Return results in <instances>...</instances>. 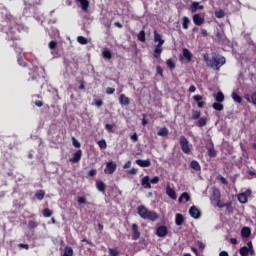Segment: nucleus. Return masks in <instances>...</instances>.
Wrapping results in <instances>:
<instances>
[{"label": "nucleus", "instance_id": "obj_1", "mask_svg": "<svg viewBox=\"0 0 256 256\" xmlns=\"http://www.w3.org/2000/svg\"><path fill=\"white\" fill-rule=\"evenodd\" d=\"M137 213L142 219H148V221H157L159 219V214L155 211L147 209V207L141 205L137 208Z\"/></svg>", "mask_w": 256, "mask_h": 256}, {"label": "nucleus", "instance_id": "obj_2", "mask_svg": "<svg viewBox=\"0 0 256 256\" xmlns=\"http://www.w3.org/2000/svg\"><path fill=\"white\" fill-rule=\"evenodd\" d=\"M223 65H225V57L220 56V57H214L211 59L210 67L212 69L219 71V69H221V67H223Z\"/></svg>", "mask_w": 256, "mask_h": 256}, {"label": "nucleus", "instance_id": "obj_3", "mask_svg": "<svg viewBox=\"0 0 256 256\" xmlns=\"http://www.w3.org/2000/svg\"><path fill=\"white\" fill-rule=\"evenodd\" d=\"M180 147L186 155L191 153V147L189 146V140L185 136L180 137Z\"/></svg>", "mask_w": 256, "mask_h": 256}, {"label": "nucleus", "instance_id": "obj_4", "mask_svg": "<svg viewBox=\"0 0 256 256\" xmlns=\"http://www.w3.org/2000/svg\"><path fill=\"white\" fill-rule=\"evenodd\" d=\"M115 171H117V163L112 160L106 162V167L104 169L105 175H113Z\"/></svg>", "mask_w": 256, "mask_h": 256}, {"label": "nucleus", "instance_id": "obj_5", "mask_svg": "<svg viewBox=\"0 0 256 256\" xmlns=\"http://www.w3.org/2000/svg\"><path fill=\"white\" fill-rule=\"evenodd\" d=\"M212 199H213V201H215L217 203L218 207H220V208L225 207V205L219 204V203H221V192L219 191V189H217V188L213 189Z\"/></svg>", "mask_w": 256, "mask_h": 256}, {"label": "nucleus", "instance_id": "obj_6", "mask_svg": "<svg viewBox=\"0 0 256 256\" xmlns=\"http://www.w3.org/2000/svg\"><path fill=\"white\" fill-rule=\"evenodd\" d=\"M248 197H251V190H249V189L243 193L238 194L239 203H242V204L247 203Z\"/></svg>", "mask_w": 256, "mask_h": 256}, {"label": "nucleus", "instance_id": "obj_7", "mask_svg": "<svg viewBox=\"0 0 256 256\" xmlns=\"http://www.w3.org/2000/svg\"><path fill=\"white\" fill-rule=\"evenodd\" d=\"M166 195H168L170 199H173V201L177 200V192H175V190H173L169 184L166 186Z\"/></svg>", "mask_w": 256, "mask_h": 256}, {"label": "nucleus", "instance_id": "obj_8", "mask_svg": "<svg viewBox=\"0 0 256 256\" xmlns=\"http://www.w3.org/2000/svg\"><path fill=\"white\" fill-rule=\"evenodd\" d=\"M189 214L193 219H199L201 217V211L197 209V206H192L189 209Z\"/></svg>", "mask_w": 256, "mask_h": 256}, {"label": "nucleus", "instance_id": "obj_9", "mask_svg": "<svg viewBox=\"0 0 256 256\" xmlns=\"http://www.w3.org/2000/svg\"><path fill=\"white\" fill-rule=\"evenodd\" d=\"M83 155V152L81 150H77L73 157L69 159L70 163H79L81 161V157Z\"/></svg>", "mask_w": 256, "mask_h": 256}, {"label": "nucleus", "instance_id": "obj_10", "mask_svg": "<svg viewBox=\"0 0 256 256\" xmlns=\"http://www.w3.org/2000/svg\"><path fill=\"white\" fill-rule=\"evenodd\" d=\"M141 237V232H139V226L137 224H132V238L137 241Z\"/></svg>", "mask_w": 256, "mask_h": 256}, {"label": "nucleus", "instance_id": "obj_11", "mask_svg": "<svg viewBox=\"0 0 256 256\" xmlns=\"http://www.w3.org/2000/svg\"><path fill=\"white\" fill-rule=\"evenodd\" d=\"M192 19H193V22L198 27H201V25H203V23H205V18L201 17V14H194Z\"/></svg>", "mask_w": 256, "mask_h": 256}, {"label": "nucleus", "instance_id": "obj_12", "mask_svg": "<svg viewBox=\"0 0 256 256\" xmlns=\"http://www.w3.org/2000/svg\"><path fill=\"white\" fill-rule=\"evenodd\" d=\"M141 185L144 189H151V179H149V176H144L142 178Z\"/></svg>", "mask_w": 256, "mask_h": 256}, {"label": "nucleus", "instance_id": "obj_13", "mask_svg": "<svg viewBox=\"0 0 256 256\" xmlns=\"http://www.w3.org/2000/svg\"><path fill=\"white\" fill-rule=\"evenodd\" d=\"M156 235L158 237H166L167 236V227L166 226H160L156 230Z\"/></svg>", "mask_w": 256, "mask_h": 256}, {"label": "nucleus", "instance_id": "obj_14", "mask_svg": "<svg viewBox=\"0 0 256 256\" xmlns=\"http://www.w3.org/2000/svg\"><path fill=\"white\" fill-rule=\"evenodd\" d=\"M194 101H196L198 107L201 109L203 107H205V101H203V96L201 95H195L193 97Z\"/></svg>", "mask_w": 256, "mask_h": 256}, {"label": "nucleus", "instance_id": "obj_15", "mask_svg": "<svg viewBox=\"0 0 256 256\" xmlns=\"http://www.w3.org/2000/svg\"><path fill=\"white\" fill-rule=\"evenodd\" d=\"M163 45L161 44H157L154 48V57L155 59H159V57H161V53H163Z\"/></svg>", "mask_w": 256, "mask_h": 256}, {"label": "nucleus", "instance_id": "obj_16", "mask_svg": "<svg viewBox=\"0 0 256 256\" xmlns=\"http://www.w3.org/2000/svg\"><path fill=\"white\" fill-rule=\"evenodd\" d=\"M154 42L158 43V45H164L165 40H163L161 34L157 33V31H154Z\"/></svg>", "mask_w": 256, "mask_h": 256}, {"label": "nucleus", "instance_id": "obj_17", "mask_svg": "<svg viewBox=\"0 0 256 256\" xmlns=\"http://www.w3.org/2000/svg\"><path fill=\"white\" fill-rule=\"evenodd\" d=\"M244 99H246L248 103H253V105H256V92H254L251 96L249 94H245Z\"/></svg>", "mask_w": 256, "mask_h": 256}, {"label": "nucleus", "instance_id": "obj_18", "mask_svg": "<svg viewBox=\"0 0 256 256\" xmlns=\"http://www.w3.org/2000/svg\"><path fill=\"white\" fill-rule=\"evenodd\" d=\"M136 164L139 165V167H151V160H136Z\"/></svg>", "mask_w": 256, "mask_h": 256}, {"label": "nucleus", "instance_id": "obj_19", "mask_svg": "<svg viewBox=\"0 0 256 256\" xmlns=\"http://www.w3.org/2000/svg\"><path fill=\"white\" fill-rule=\"evenodd\" d=\"M119 102L120 104L127 106L130 103L129 97L125 96V94H121L119 96Z\"/></svg>", "mask_w": 256, "mask_h": 256}, {"label": "nucleus", "instance_id": "obj_20", "mask_svg": "<svg viewBox=\"0 0 256 256\" xmlns=\"http://www.w3.org/2000/svg\"><path fill=\"white\" fill-rule=\"evenodd\" d=\"M96 187L101 193H105V189H107V186L101 180L96 182Z\"/></svg>", "mask_w": 256, "mask_h": 256}, {"label": "nucleus", "instance_id": "obj_21", "mask_svg": "<svg viewBox=\"0 0 256 256\" xmlns=\"http://www.w3.org/2000/svg\"><path fill=\"white\" fill-rule=\"evenodd\" d=\"M241 236L247 239L251 236V229L249 227H244L241 230Z\"/></svg>", "mask_w": 256, "mask_h": 256}, {"label": "nucleus", "instance_id": "obj_22", "mask_svg": "<svg viewBox=\"0 0 256 256\" xmlns=\"http://www.w3.org/2000/svg\"><path fill=\"white\" fill-rule=\"evenodd\" d=\"M175 223L178 226L183 225V223H185V218H183V216L181 214H176L175 215Z\"/></svg>", "mask_w": 256, "mask_h": 256}, {"label": "nucleus", "instance_id": "obj_23", "mask_svg": "<svg viewBox=\"0 0 256 256\" xmlns=\"http://www.w3.org/2000/svg\"><path fill=\"white\" fill-rule=\"evenodd\" d=\"M182 53H183V57H185V59H186L188 62H190L191 59H192V57H193V55L191 54V52H190L187 48H184V49L182 50Z\"/></svg>", "mask_w": 256, "mask_h": 256}, {"label": "nucleus", "instance_id": "obj_24", "mask_svg": "<svg viewBox=\"0 0 256 256\" xmlns=\"http://www.w3.org/2000/svg\"><path fill=\"white\" fill-rule=\"evenodd\" d=\"M83 11H87V9H89V0H77Z\"/></svg>", "mask_w": 256, "mask_h": 256}, {"label": "nucleus", "instance_id": "obj_25", "mask_svg": "<svg viewBox=\"0 0 256 256\" xmlns=\"http://www.w3.org/2000/svg\"><path fill=\"white\" fill-rule=\"evenodd\" d=\"M197 9L203 10V5H200L199 2H193L192 3V13H196Z\"/></svg>", "mask_w": 256, "mask_h": 256}, {"label": "nucleus", "instance_id": "obj_26", "mask_svg": "<svg viewBox=\"0 0 256 256\" xmlns=\"http://www.w3.org/2000/svg\"><path fill=\"white\" fill-rule=\"evenodd\" d=\"M159 137H167L169 135V129L167 128H160L158 131Z\"/></svg>", "mask_w": 256, "mask_h": 256}, {"label": "nucleus", "instance_id": "obj_27", "mask_svg": "<svg viewBox=\"0 0 256 256\" xmlns=\"http://www.w3.org/2000/svg\"><path fill=\"white\" fill-rule=\"evenodd\" d=\"M182 21H183L182 23L183 29H189V24L191 23V20L189 19V17L184 16Z\"/></svg>", "mask_w": 256, "mask_h": 256}, {"label": "nucleus", "instance_id": "obj_28", "mask_svg": "<svg viewBox=\"0 0 256 256\" xmlns=\"http://www.w3.org/2000/svg\"><path fill=\"white\" fill-rule=\"evenodd\" d=\"M215 99L218 103H223L225 101V95H223V92H218L215 95Z\"/></svg>", "mask_w": 256, "mask_h": 256}, {"label": "nucleus", "instance_id": "obj_29", "mask_svg": "<svg viewBox=\"0 0 256 256\" xmlns=\"http://www.w3.org/2000/svg\"><path fill=\"white\" fill-rule=\"evenodd\" d=\"M190 167L194 169L195 171H201V165H199V162L193 160L190 164Z\"/></svg>", "mask_w": 256, "mask_h": 256}, {"label": "nucleus", "instance_id": "obj_30", "mask_svg": "<svg viewBox=\"0 0 256 256\" xmlns=\"http://www.w3.org/2000/svg\"><path fill=\"white\" fill-rule=\"evenodd\" d=\"M62 256H73V248L66 246Z\"/></svg>", "mask_w": 256, "mask_h": 256}, {"label": "nucleus", "instance_id": "obj_31", "mask_svg": "<svg viewBox=\"0 0 256 256\" xmlns=\"http://www.w3.org/2000/svg\"><path fill=\"white\" fill-rule=\"evenodd\" d=\"M36 199H38L39 201H43V199L45 198V191L43 190H39L36 192Z\"/></svg>", "mask_w": 256, "mask_h": 256}, {"label": "nucleus", "instance_id": "obj_32", "mask_svg": "<svg viewBox=\"0 0 256 256\" xmlns=\"http://www.w3.org/2000/svg\"><path fill=\"white\" fill-rule=\"evenodd\" d=\"M183 199H185V201H191V196H189V193L184 192V193H182V195L179 198V203H181V201H183Z\"/></svg>", "mask_w": 256, "mask_h": 256}, {"label": "nucleus", "instance_id": "obj_33", "mask_svg": "<svg viewBox=\"0 0 256 256\" xmlns=\"http://www.w3.org/2000/svg\"><path fill=\"white\" fill-rule=\"evenodd\" d=\"M213 109H215V111H223V104L219 103V102H215L212 105Z\"/></svg>", "mask_w": 256, "mask_h": 256}, {"label": "nucleus", "instance_id": "obj_34", "mask_svg": "<svg viewBox=\"0 0 256 256\" xmlns=\"http://www.w3.org/2000/svg\"><path fill=\"white\" fill-rule=\"evenodd\" d=\"M77 41L80 43V45H87V43H89V40L83 36H78Z\"/></svg>", "mask_w": 256, "mask_h": 256}, {"label": "nucleus", "instance_id": "obj_35", "mask_svg": "<svg viewBox=\"0 0 256 256\" xmlns=\"http://www.w3.org/2000/svg\"><path fill=\"white\" fill-rule=\"evenodd\" d=\"M232 99L236 102V103H241V101H243V99L241 98V96H239L237 93L233 92L232 93Z\"/></svg>", "mask_w": 256, "mask_h": 256}, {"label": "nucleus", "instance_id": "obj_36", "mask_svg": "<svg viewBox=\"0 0 256 256\" xmlns=\"http://www.w3.org/2000/svg\"><path fill=\"white\" fill-rule=\"evenodd\" d=\"M208 155L209 157H217V151H215L213 146L208 148Z\"/></svg>", "mask_w": 256, "mask_h": 256}, {"label": "nucleus", "instance_id": "obj_37", "mask_svg": "<svg viewBox=\"0 0 256 256\" xmlns=\"http://www.w3.org/2000/svg\"><path fill=\"white\" fill-rule=\"evenodd\" d=\"M240 255H242V256L249 255V248L247 246L240 248Z\"/></svg>", "mask_w": 256, "mask_h": 256}, {"label": "nucleus", "instance_id": "obj_38", "mask_svg": "<svg viewBox=\"0 0 256 256\" xmlns=\"http://www.w3.org/2000/svg\"><path fill=\"white\" fill-rule=\"evenodd\" d=\"M110 256H119V250L117 248H109Z\"/></svg>", "mask_w": 256, "mask_h": 256}, {"label": "nucleus", "instance_id": "obj_39", "mask_svg": "<svg viewBox=\"0 0 256 256\" xmlns=\"http://www.w3.org/2000/svg\"><path fill=\"white\" fill-rule=\"evenodd\" d=\"M102 56L104 57V59H111V57H113V55L111 54V51L109 50H104L102 52Z\"/></svg>", "mask_w": 256, "mask_h": 256}, {"label": "nucleus", "instance_id": "obj_40", "mask_svg": "<svg viewBox=\"0 0 256 256\" xmlns=\"http://www.w3.org/2000/svg\"><path fill=\"white\" fill-rule=\"evenodd\" d=\"M215 17H217V19H223V17H225V12L223 10H217L215 12Z\"/></svg>", "mask_w": 256, "mask_h": 256}, {"label": "nucleus", "instance_id": "obj_41", "mask_svg": "<svg viewBox=\"0 0 256 256\" xmlns=\"http://www.w3.org/2000/svg\"><path fill=\"white\" fill-rule=\"evenodd\" d=\"M138 40L141 41L142 43H145V30H142L139 32Z\"/></svg>", "mask_w": 256, "mask_h": 256}, {"label": "nucleus", "instance_id": "obj_42", "mask_svg": "<svg viewBox=\"0 0 256 256\" xmlns=\"http://www.w3.org/2000/svg\"><path fill=\"white\" fill-rule=\"evenodd\" d=\"M198 125L199 127H205V125H207V118L205 117L200 118L198 121Z\"/></svg>", "mask_w": 256, "mask_h": 256}, {"label": "nucleus", "instance_id": "obj_43", "mask_svg": "<svg viewBox=\"0 0 256 256\" xmlns=\"http://www.w3.org/2000/svg\"><path fill=\"white\" fill-rule=\"evenodd\" d=\"M100 149H107V142L105 140L98 141Z\"/></svg>", "mask_w": 256, "mask_h": 256}, {"label": "nucleus", "instance_id": "obj_44", "mask_svg": "<svg viewBox=\"0 0 256 256\" xmlns=\"http://www.w3.org/2000/svg\"><path fill=\"white\" fill-rule=\"evenodd\" d=\"M166 65H167V67H169V69H175V63L171 59H168L166 61Z\"/></svg>", "mask_w": 256, "mask_h": 256}, {"label": "nucleus", "instance_id": "obj_45", "mask_svg": "<svg viewBox=\"0 0 256 256\" xmlns=\"http://www.w3.org/2000/svg\"><path fill=\"white\" fill-rule=\"evenodd\" d=\"M44 217H51L53 215V212L49 210V208L44 209L43 211Z\"/></svg>", "mask_w": 256, "mask_h": 256}, {"label": "nucleus", "instance_id": "obj_46", "mask_svg": "<svg viewBox=\"0 0 256 256\" xmlns=\"http://www.w3.org/2000/svg\"><path fill=\"white\" fill-rule=\"evenodd\" d=\"M216 37H217L218 41H225V34L224 33L217 32Z\"/></svg>", "mask_w": 256, "mask_h": 256}, {"label": "nucleus", "instance_id": "obj_47", "mask_svg": "<svg viewBox=\"0 0 256 256\" xmlns=\"http://www.w3.org/2000/svg\"><path fill=\"white\" fill-rule=\"evenodd\" d=\"M78 203L80 205H84L85 203H87V198L83 197V196H79L78 197Z\"/></svg>", "mask_w": 256, "mask_h": 256}, {"label": "nucleus", "instance_id": "obj_48", "mask_svg": "<svg viewBox=\"0 0 256 256\" xmlns=\"http://www.w3.org/2000/svg\"><path fill=\"white\" fill-rule=\"evenodd\" d=\"M201 117V112L199 111H194L192 114V119L197 120Z\"/></svg>", "mask_w": 256, "mask_h": 256}, {"label": "nucleus", "instance_id": "obj_49", "mask_svg": "<svg viewBox=\"0 0 256 256\" xmlns=\"http://www.w3.org/2000/svg\"><path fill=\"white\" fill-rule=\"evenodd\" d=\"M72 143L77 149L81 147V143H79V140H76L75 137H72Z\"/></svg>", "mask_w": 256, "mask_h": 256}, {"label": "nucleus", "instance_id": "obj_50", "mask_svg": "<svg viewBox=\"0 0 256 256\" xmlns=\"http://www.w3.org/2000/svg\"><path fill=\"white\" fill-rule=\"evenodd\" d=\"M113 127H114V125H111V124L105 125V129H106V131H108V133H113Z\"/></svg>", "mask_w": 256, "mask_h": 256}, {"label": "nucleus", "instance_id": "obj_51", "mask_svg": "<svg viewBox=\"0 0 256 256\" xmlns=\"http://www.w3.org/2000/svg\"><path fill=\"white\" fill-rule=\"evenodd\" d=\"M204 61L207 63L209 67H211V59H209V54L204 55Z\"/></svg>", "mask_w": 256, "mask_h": 256}, {"label": "nucleus", "instance_id": "obj_52", "mask_svg": "<svg viewBox=\"0 0 256 256\" xmlns=\"http://www.w3.org/2000/svg\"><path fill=\"white\" fill-rule=\"evenodd\" d=\"M218 181H220L221 183H223V185H227V179H225V177L223 176H218L217 177Z\"/></svg>", "mask_w": 256, "mask_h": 256}, {"label": "nucleus", "instance_id": "obj_53", "mask_svg": "<svg viewBox=\"0 0 256 256\" xmlns=\"http://www.w3.org/2000/svg\"><path fill=\"white\" fill-rule=\"evenodd\" d=\"M107 95H113L115 93V88L108 87L106 88Z\"/></svg>", "mask_w": 256, "mask_h": 256}, {"label": "nucleus", "instance_id": "obj_54", "mask_svg": "<svg viewBox=\"0 0 256 256\" xmlns=\"http://www.w3.org/2000/svg\"><path fill=\"white\" fill-rule=\"evenodd\" d=\"M150 183H152L153 185H157V183H159V177L155 176L150 180Z\"/></svg>", "mask_w": 256, "mask_h": 256}, {"label": "nucleus", "instance_id": "obj_55", "mask_svg": "<svg viewBox=\"0 0 256 256\" xmlns=\"http://www.w3.org/2000/svg\"><path fill=\"white\" fill-rule=\"evenodd\" d=\"M128 175H137V169L131 168L127 171Z\"/></svg>", "mask_w": 256, "mask_h": 256}, {"label": "nucleus", "instance_id": "obj_56", "mask_svg": "<svg viewBox=\"0 0 256 256\" xmlns=\"http://www.w3.org/2000/svg\"><path fill=\"white\" fill-rule=\"evenodd\" d=\"M156 71H157L158 75L163 77V68L161 66H157L156 67Z\"/></svg>", "mask_w": 256, "mask_h": 256}, {"label": "nucleus", "instance_id": "obj_57", "mask_svg": "<svg viewBox=\"0 0 256 256\" xmlns=\"http://www.w3.org/2000/svg\"><path fill=\"white\" fill-rule=\"evenodd\" d=\"M95 175H97V170L95 169H92L88 172L89 177H95Z\"/></svg>", "mask_w": 256, "mask_h": 256}, {"label": "nucleus", "instance_id": "obj_58", "mask_svg": "<svg viewBox=\"0 0 256 256\" xmlns=\"http://www.w3.org/2000/svg\"><path fill=\"white\" fill-rule=\"evenodd\" d=\"M49 49H55V47H57V43L55 41H51L48 44Z\"/></svg>", "mask_w": 256, "mask_h": 256}, {"label": "nucleus", "instance_id": "obj_59", "mask_svg": "<svg viewBox=\"0 0 256 256\" xmlns=\"http://www.w3.org/2000/svg\"><path fill=\"white\" fill-rule=\"evenodd\" d=\"M225 207H226L228 213H233V206H231V204H226Z\"/></svg>", "mask_w": 256, "mask_h": 256}, {"label": "nucleus", "instance_id": "obj_60", "mask_svg": "<svg viewBox=\"0 0 256 256\" xmlns=\"http://www.w3.org/2000/svg\"><path fill=\"white\" fill-rule=\"evenodd\" d=\"M131 168V161H127L124 165H123V169H129Z\"/></svg>", "mask_w": 256, "mask_h": 256}, {"label": "nucleus", "instance_id": "obj_61", "mask_svg": "<svg viewBox=\"0 0 256 256\" xmlns=\"http://www.w3.org/2000/svg\"><path fill=\"white\" fill-rule=\"evenodd\" d=\"M130 139H132V141H134V143H136V141H138L139 137L137 136V133H135L134 135H132L130 137Z\"/></svg>", "mask_w": 256, "mask_h": 256}, {"label": "nucleus", "instance_id": "obj_62", "mask_svg": "<svg viewBox=\"0 0 256 256\" xmlns=\"http://www.w3.org/2000/svg\"><path fill=\"white\" fill-rule=\"evenodd\" d=\"M96 107H101L103 105V100H95Z\"/></svg>", "mask_w": 256, "mask_h": 256}, {"label": "nucleus", "instance_id": "obj_63", "mask_svg": "<svg viewBox=\"0 0 256 256\" xmlns=\"http://www.w3.org/2000/svg\"><path fill=\"white\" fill-rule=\"evenodd\" d=\"M196 90H197V88L193 85L189 87V92L190 93H195Z\"/></svg>", "mask_w": 256, "mask_h": 256}, {"label": "nucleus", "instance_id": "obj_64", "mask_svg": "<svg viewBox=\"0 0 256 256\" xmlns=\"http://www.w3.org/2000/svg\"><path fill=\"white\" fill-rule=\"evenodd\" d=\"M219 256H229V253H227V251H222L219 253Z\"/></svg>", "mask_w": 256, "mask_h": 256}]
</instances>
